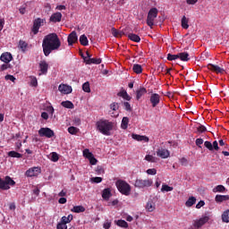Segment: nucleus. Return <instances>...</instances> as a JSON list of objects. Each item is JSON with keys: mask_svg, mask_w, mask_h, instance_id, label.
Returning <instances> with one entry per match:
<instances>
[{"mask_svg": "<svg viewBox=\"0 0 229 229\" xmlns=\"http://www.w3.org/2000/svg\"><path fill=\"white\" fill-rule=\"evenodd\" d=\"M166 58L169 62H173V60H178L179 56H178V54L177 55L168 54Z\"/></svg>", "mask_w": 229, "mask_h": 229, "instance_id": "46", "label": "nucleus"}, {"mask_svg": "<svg viewBox=\"0 0 229 229\" xmlns=\"http://www.w3.org/2000/svg\"><path fill=\"white\" fill-rule=\"evenodd\" d=\"M178 56L182 62H189V60H191V57H189V53L187 52L179 53Z\"/></svg>", "mask_w": 229, "mask_h": 229, "instance_id": "24", "label": "nucleus"}, {"mask_svg": "<svg viewBox=\"0 0 229 229\" xmlns=\"http://www.w3.org/2000/svg\"><path fill=\"white\" fill-rule=\"evenodd\" d=\"M113 35L114 37H116V38L123 37L124 35V32L113 29Z\"/></svg>", "mask_w": 229, "mask_h": 229, "instance_id": "48", "label": "nucleus"}, {"mask_svg": "<svg viewBox=\"0 0 229 229\" xmlns=\"http://www.w3.org/2000/svg\"><path fill=\"white\" fill-rule=\"evenodd\" d=\"M123 106L127 112H131V105L129 102H123Z\"/></svg>", "mask_w": 229, "mask_h": 229, "instance_id": "53", "label": "nucleus"}, {"mask_svg": "<svg viewBox=\"0 0 229 229\" xmlns=\"http://www.w3.org/2000/svg\"><path fill=\"white\" fill-rule=\"evenodd\" d=\"M62 106H64V108H70L71 110H72V108H74V104H72V102L66 100V101H63L61 103Z\"/></svg>", "mask_w": 229, "mask_h": 229, "instance_id": "30", "label": "nucleus"}, {"mask_svg": "<svg viewBox=\"0 0 229 229\" xmlns=\"http://www.w3.org/2000/svg\"><path fill=\"white\" fill-rule=\"evenodd\" d=\"M45 22H46V19H42V18H37L33 21V26L31 28V31L33 35H37L38 33L40 27L44 26Z\"/></svg>", "mask_w": 229, "mask_h": 229, "instance_id": "7", "label": "nucleus"}, {"mask_svg": "<svg viewBox=\"0 0 229 229\" xmlns=\"http://www.w3.org/2000/svg\"><path fill=\"white\" fill-rule=\"evenodd\" d=\"M118 96H120V98H123L126 101L131 100V97H130V95H128V92H126V90L121 91L120 93H118Z\"/></svg>", "mask_w": 229, "mask_h": 229, "instance_id": "31", "label": "nucleus"}, {"mask_svg": "<svg viewBox=\"0 0 229 229\" xmlns=\"http://www.w3.org/2000/svg\"><path fill=\"white\" fill-rule=\"evenodd\" d=\"M19 47L24 53V52H26V49H28V44L24 40H20Z\"/></svg>", "mask_w": 229, "mask_h": 229, "instance_id": "35", "label": "nucleus"}, {"mask_svg": "<svg viewBox=\"0 0 229 229\" xmlns=\"http://www.w3.org/2000/svg\"><path fill=\"white\" fill-rule=\"evenodd\" d=\"M93 156L94 154H92L90 150H89V148L83 150V157H85V158H88V160L89 158H91Z\"/></svg>", "mask_w": 229, "mask_h": 229, "instance_id": "44", "label": "nucleus"}, {"mask_svg": "<svg viewBox=\"0 0 229 229\" xmlns=\"http://www.w3.org/2000/svg\"><path fill=\"white\" fill-rule=\"evenodd\" d=\"M78 131H80V129H78L77 127L71 126L68 128V132L71 135H76V133H78Z\"/></svg>", "mask_w": 229, "mask_h": 229, "instance_id": "43", "label": "nucleus"}, {"mask_svg": "<svg viewBox=\"0 0 229 229\" xmlns=\"http://www.w3.org/2000/svg\"><path fill=\"white\" fill-rule=\"evenodd\" d=\"M10 185H15V181H13L12 177L5 176L4 179L0 178V189H2L3 191H8V189H10Z\"/></svg>", "mask_w": 229, "mask_h": 229, "instance_id": "6", "label": "nucleus"}, {"mask_svg": "<svg viewBox=\"0 0 229 229\" xmlns=\"http://www.w3.org/2000/svg\"><path fill=\"white\" fill-rule=\"evenodd\" d=\"M145 160H147V162H151V163L155 164L157 162L158 158H157L151 155H147L145 157Z\"/></svg>", "mask_w": 229, "mask_h": 229, "instance_id": "39", "label": "nucleus"}, {"mask_svg": "<svg viewBox=\"0 0 229 229\" xmlns=\"http://www.w3.org/2000/svg\"><path fill=\"white\" fill-rule=\"evenodd\" d=\"M148 212H153L155 210V202L153 200H148L146 206Z\"/></svg>", "mask_w": 229, "mask_h": 229, "instance_id": "34", "label": "nucleus"}, {"mask_svg": "<svg viewBox=\"0 0 229 229\" xmlns=\"http://www.w3.org/2000/svg\"><path fill=\"white\" fill-rule=\"evenodd\" d=\"M91 182H93L94 183H101V182H103V178H101V177H93L91 179Z\"/></svg>", "mask_w": 229, "mask_h": 229, "instance_id": "55", "label": "nucleus"}, {"mask_svg": "<svg viewBox=\"0 0 229 229\" xmlns=\"http://www.w3.org/2000/svg\"><path fill=\"white\" fill-rule=\"evenodd\" d=\"M79 40L81 46H89V38H87L85 34L81 35Z\"/></svg>", "mask_w": 229, "mask_h": 229, "instance_id": "33", "label": "nucleus"}, {"mask_svg": "<svg viewBox=\"0 0 229 229\" xmlns=\"http://www.w3.org/2000/svg\"><path fill=\"white\" fill-rule=\"evenodd\" d=\"M222 221L224 223H229V209L225 210L223 214H222Z\"/></svg>", "mask_w": 229, "mask_h": 229, "instance_id": "36", "label": "nucleus"}, {"mask_svg": "<svg viewBox=\"0 0 229 229\" xmlns=\"http://www.w3.org/2000/svg\"><path fill=\"white\" fill-rule=\"evenodd\" d=\"M208 71H212L213 72H216V74H223L225 72V69L219 67L218 65L208 64Z\"/></svg>", "mask_w": 229, "mask_h": 229, "instance_id": "13", "label": "nucleus"}, {"mask_svg": "<svg viewBox=\"0 0 229 229\" xmlns=\"http://www.w3.org/2000/svg\"><path fill=\"white\" fill-rule=\"evenodd\" d=\"M67 42L69 46H72V44H76L78 42V34L76 31H72V33L69 34L67 38Z\"/></svg>", "mask_w": 229, "mask_h": 229, "instance_id": "14", "label": "nucleus"}, {"mask_svg": "<svg viewBox=\"0 0 229 229\" xmlns=\"http://www.w3.org/2000/svg\"><path fill=\"white\" fill-rule=\"evenodd\" d=\"M180 163H181L182 165L186 166L189 164V160H187V158H185V157H182V158L180 159Z\"/></svg>", "mask_w": 229, "mask_h": 229, "instance_id": "60", "label": "nucleus"}, {"mask_svg": "<svg viewBox=\"0 0 229 229\" xmlns=\"http://www.w3.org/2000/svg\"><path fill=\"white\" fill-rule=\"evenodd\" d=\"M181 24H182V28H183V30H189V19H187V17L182 16Z\"/></svg>", "mask_w": 229, "mask_h": 229, "instance_id": "28", "label": "nucleus"}, {"mask_svg": "<svg viewBox=\"0 0 229 229\" xmlns=\"http://www.w3.org/2000/svg\"><path fill=\"white\" fill-rule=\"evenodd\" d=\"M130 123V118L124 116L123 119H122V123H121V128L123 130H127L128 129V123Z\"/></svg>", "mask_w": 229, "mask_h": 229, "instance_id": "27", "label": "nucleus"}, {"mask_svg": "<svg viewBox=\"0 0 229 229\" xmlns=\"http://www.w3.org/2000/svg\"><path fill=\"white\" fill-rule=\"evenodd\" d=\"M8 157H11V158H22V154L15 150H12L8 152Z\"/></svg>", "mask_w": 229, "mask_h": 229, "instance_id": "26", "label": "nucleus"}, {"mask_svg": "<svg viewBox=\"0 0 229 229\" xmlns=\"http://www.w3.org/2000/svg\"><path fill=\"white\" fill-rule=\"evenodd\" d=\"M218 144H219V146L224 147V149H228V144H226V143L225 142V140H219Z\"/></svg>", "mask_w": 229, "mask_h": 229, "instance_id": "56", "label": "nucleus"}, {"mask_svg": "<svg viewBox=\"0 0 229 229\" xmlns=\"http://www.w3.org/2000/svg\"><path fill=\"white\" fill-rule=\"evenodd\" d=\"M56 228L57 229H67V224L64 222H61V223L57 224Z\"/></svg>", "mask_w": 229, "mask_h": 229, "instance_id": "52", "label": "nucleus"}, {"mask_svg": "<svg viewBox=\"0 0 229 229\" xmlns=\"http://www.w3.org/2000/svg\"><path fill=\"white\" fill-rule=\"evenodd\" d=\"M39 137H47V139H51L55 137V131L51 130L49 127H42L38 130Z\"/></svg>", "mask_w": 229, "mask_h": 229, "instance_id": "8", "label": "nucleus"}, {"mask_svg": "<svg viewBox=\"0 0 229 229\" xmlns=\"http://www.w3.org/2000/svg\"><path fill=\"white\" fill-rule=\"evenodd\" d=\"M116 189L123 196H130L131 194V186L124 180H117L115 182Z\"/></svg>", "mask_w": 229, "mask_h": 229, "instance_id": "3", "label": "nucleus"}, {"mask_svg": "<svg viewBox=\"0 0 229 229\" xmlns=\"http://www.w3.org/2000/svg\"><path fill=\"white\" fill-rule=\"evenodd\" d=\"M72 218H73L72 215L70 214V215H68V216H63L61 218V221H62V223H66V225H67L68 223H71L72 221Z\"/></svg>", "mask_w": 229, "mask_h": 229, "instance_id": "38", "label": "nucleus"}, {"mask_svg": "<svg viewBox=\"0 0 229 229\" xmlns=\"http://www.w3.org/2000/svg\"><path fill=\"white\" fill-rule=\"evenodd\" d=\"M132 71L133 72H135L136 74H142V65L140 64H133L132 66Z\"/></svg>", "mask_w": 229, "mask_h": 229, "instance_id": "29", "label": "nucleus"}, {"mask_svg": "<svg viewBox=\"0 0 229 229\" xmlns=\"http://www.w3.org/2000/svg\"><path fill=\"white\" fill-rule=\"evenodd\" d=\"M62 21V13H53L50 17V22H60Z\"/></svg>", "mask_w": 229, "mask_h": 229, "instance_id": "21", "label": "nucleus"}, {"mask_svg": "<svg viewBox=\"0 0 229 229\" xmlns=\"http://www.w3.org/2000/svg\"><path fill=\"white\" fill-rule=\"evenodd\" d=\"M157 155L160 158H169L171 153L165 148H158L157 150Z\"/></svg>", "mask_w": 229, "mask_h": 229, "instance_id": "16", "label": "nucleus"}, {"mask_svg": "<svg viewBox=\"0 0 229 229\" xmlns=\"http://www.w3.org/2000/svg\"><path fill=\"white\" fill-rule=\"evenodd\" d=\"M196 204V199L194 197H190L188 200L185 202L186 207H192V205Z\"/></svg>", "mask_w": 229, "mask_h": 229, "instance_id": "37", "label": "nucleus"}, {"mask_svg": "<svg viewBox=\"0 0 229 229\" xmlns=\"http://www.w3.org/2000/svg\"><path fill=\"white\" fill-rule=\"evenodd\" d=\"M44 7L46 8L47 12H51V4L47 3L45 4Z\"/></svg>", "mask_w": 229, "mask_h": 229, "instance_id": "64", "label": "nucleus"}, {"mask_svg": "<svg viewBox=\"0 0 229 229\" xmlns=\"http://www.w3.org/2000/svg\"><path fill=\"white\" fill-rule=\"evenodd\" d=\"M88 160H89V164L91 165H96V164H98V159H96V157H94V156L89 157Z\"/></svg>", "mask_w": 229, "mask_h": 229, "instance_id": "54", "label": "nucleus"}, {"mask_svg": "<svg viewBox=\"0 0 229 229\" xmlns=\"http://www.w3.org/2000/svg\"><path fill=\"white\" fill-rule=\"evenodd\" d=\"M128 38L131 40L132 42H140V37L137 34L130 33L128 34Z\"/></svg>", "mask_w": 229, "mask_h": 229, "instance_id": "25", "label": "nucleus"}, {"mask_svg": "<svg viewBox=\"0 0 229 229\" xmlns=\"http://www.w3.org/2000/svg\"><path fill=\"white\" fill-rule=\"evenodd\" d=\"M158 15V9L157 8H151L148 11V16H147V24L149 26V28H153L155 26V18Z\"/></svg>", "mask_w": 229, "mask_h": 229, "instance_id": "5", "label": "nucleus"}, {"mask_svg": "<svg viewBox=\"0 0 229 229\" xmlns=\"http://www.w3.org/2000/svg\"><path fill=\"white\" fill-rule=\"evenodd\" d=\"M0 60L4 64H10L13 60V56L10 53L5 52L1 55Z\"/></svg>", "mask_w": 229, "mask_h": 229, "instance_id": "15", "label": "nucleus"}, {"mask_svg": "<svg viewBox=\"0 0 229 229\" xmlns=\"http://www.w3.org/2000/svg\"><path fill=\"white\" fill-rule=\"evenodd\" d=\"M226 191V188L223 185H217L213 189V192H225Z\"/></svg>", "mask_w": 229, "mask_h": 229, "instance_id": "42", "label": "nucleus"}, {"mask_svg": "<svg viewBox=\"0 0 229 229\" xmlns=\"http://www.w3.org/2000/svg\"><path fill=\"white\" fill-rule=\"evenodd\" d=\"M102 198L105 201H108L112 198V191L110 188H106L102 191Z\"/></svg>", "mask_w": 229, "mask_h": 229, "instance_id": "18", "label": "nucleus"}, {"mask_svg": "<svg viewBox=\"0 0 229 229\" xmlns=\"http://www.w3.org/2000/svg\"><path fill=\"white\" fill-rule=\"evenodd\" d=\"M149 101L153 108L158 106V105L160 104V95H158V93H152L150 95Z\"/></svg>", "mask_w": 229, "mask_h": 229, "instance_id": "10", "label": "nucleus"}, {"mask_svg": "<svg viewBox=\"0 0 229 229\" xmlns=\"http://www.w3.org/2000/svg\"><path fill=\"white\" fill-rule=\"evenodd\" d=\"M110 109L113 110V112H117L119 110V104L114 102L110 105Z\"/></svg>", "mask_w": 229, "mask_h": 229, "instance_id": "49", "label": "nucleus"}, {"mask_svg": "<svg viewBox=\"0 0 229 229\" xmlns=\"http://www.w3.org/2000/svg\"><path fill=\"white\" fill-rule=\"evenodd\" d=\"M201 207H205V201L200 200L197 205L196 208H200Z\"/></svg>", "mask_w": 229, "mask_h": 229, "instance_id": "63", "label": "nucleus"}, {"mask_svg": "<svg viewBox=\"0 0 229 229\" xmlns=\"http://www.w3.org/2000/svg\"><path fill=\"white\" fill-rule=\"evenodd\" d=\"M147 174H151V175H155L157 174V169L155 168H149L147 170Z\"/></svg>", "mask_w": 229, "mask_h": 229, "instance_id": "57", "label": "nucleus"}, {"mask_svg": "<svg viewBox=\"0 0 229 229\" xmlns=\"http://www.w3.org/2000/svg\"><path fill=\"white\" fill-rule=\"evenodd\" d=\"M5 80L7 81L9 80L10 81H15V78L13 77V75H10V74L5 76Z\"/></svg>", "mask_w": 229, "mask_h": 229, "instance_id": "62", "label": "nucleus"}, {"mask_svg": "<svg viewBox=\"0 0 229 229\" xmlns=\"http://www.w3.org/2000/svg\"><path fill=\"white\" fill-rule=\"evenodd\" d=\"M10 65L8 64H4L1 65L0 71H6V69H8Z\"/></svg>", "mask_w": 229, "mask_h": 229, "instance_id": "61", "label": "nucleus"}, {"mask_svg": "<svg viewBox=\"0 0 229 229\" xmlns=\"http://www.w3.org/2000/svg\"><path fill=\"white\" fill-rule=\"evenodd\" d=\"M59 159L60 157H58V154L56 152H52L50 160L52 162H58Z\"/></svg>", "mask_w": 229, "mask_h": 229, "instance_id": "47", "label": "nucleus"}, {"mask_svg": "<svg viewBox=\"0 0 229 229\" xmlns=\"http://www.w3.org/2000/svg\"><path fill=\"white\" fill-rule=\"evenodd\" d=\"M58 90L61 94H71V92H72V87L67 84H60Z\"/></svg>", "mask_w": 229, "mask_h": 229, "instance_id": "12", "label": "nucleus"}, {"mask_svg": "<svg viewBox=\"0 0 229 229\" xmlns=\"http://www.w3.org/2000/svg\"><path fill=\"white\" fill-rule=\"evenodd\" d=\"M82 90L88 93L90 92V83L89 81L82 84Z\"/></svg>", "mask_w": 229, "mask_h": 229, "instance_id": "45", "label": "nucleus"}, {"mask_svg": "<svg viewBox=\"0 0 229 229\" xmlns=\"http://www.w3.org/2000/svg\"><path fill=\"white\" fill-rule=\"evenodd\" d=\"M195 144L198 146V148H201V144H203V139L198 138L195 141Z\"/></svg>", "mask_w": 229, "mask_h": 229, "instance_id": "58", "label": "nucleus"}, {"mask_svg": "<svg viewBox=\"0 0 229 229\" xmlns=\"http://www.w3.org/2000/svg\"><path fill=\"white\" fill-rule=\"evenodd\" d=\"M42 173L40 167H32L26 171L25 174L29 177L38 176Z\"/></svg>", "mask_w": 229, "mask_h": 229, "instance_id": "11", "label": "nucleus"}, {"mask_svg": "<svg viewBox=\"0 0 229 229\" xmlns=\"http://www.w3.org/2000/svg\"><path fill=\"white\" fill-rule=\"evenodd\" d=\"M116 225L120 226V228H128V223L125 220H118Z\"/></svg>", "mask_w": 229, "mask_h": 229, "instance_id": "40", "label": "nucleus"}, {"mask_svg": "<svg viewBox=\"0 0 229 229\" xmlns=\"http://www.w3.org/2000/svg\"><path fill=\"white\" fill-rule=\"evenodd\" d=\"M132 139L134 140H138L139 142H149V138H148V136H142V135H139V134H132L131 135Z\"/></svg>", "mask_w": 229, "mask_h": 229, "instance_id": "19", "label": "nucleus"}, {"mask_svg": "<svg viewBox=\"0 0 229 229\" xmlns=\"http://www.w3.org/2000/svg\"><path fill=\"white\" fill-rule=\"evenodd\" d=\"M229 200V195H216L215 197V201L216 203H223V201H228Z\"/></svg>", "mask_w": 229, "mask_h": 229, "instance_id": "22", "label": "nucleus"}, {"mask_svg": "<svg viewBox=\"0 0 229 229\" xmlns=\"http://www.w3.org/2000/svg\"><path fill=\"white\" fill-rule=\"evenodd\" d=\"M204 146L209 151H214V149L215 151H219V143L217 142V140L213 141V144L210 141H205Z\"/></svg>", "mask_w": 229, "mask_h": 229, "instance_id": "9", "label": "nucleus"}, {"mask_svg": "<svg viewBox=\"0 0 229 229\" xmlns=\"http://www.w3.org/2000/svg\"><path fill=\"white\" fill-rule=\"evenodd\" d=\"M61 46L62 42L60 41V38H58L57 33H50L45 36L42 42V48L45 56H48L53 53V51H58Z\"/></svg>", "mask_w": 229, "mask_h": 229, "instance_id": "1", "label": "nucleus"}, {"mask_svg": "<svg viewBox=\"0 0 229 229\" xmlns=\"http://www.w3.org/2000/svg\"><path fill=\"white\" fill-rule=\"evenodd\" d=\"M97 130L102 133V135L110 136L112 130H114V123L108 120L100 119L96 123Z\"/></svg>", "mask_w": 229, "mask_h": 229, "instance_id": "2", "label": "nucleus"}, {"mask_svg": "<svg viewBox=\"0 0 229 229\" xmlns=\"http://www.w3.org/2000/svg\"><path fill=\"white\" fill-rule=\"evenodd\" d=\"M81 56H82V58L85 59L86 64L88 65H91V64H94L96 65H99V64H101V58H88L83 56V55L81 54Z\"/></svg>", "mask_w": 229, "mask_h": 229, "instance_id": "17", "label": "nucleus"}, {"mask_svg": "<svg viewBox=\"0 0 229 229\" xmlns=\"http://www.w3.org/2000/svg\"><path fill=\"white\" fill-rule=\"evenodd\" d=\"M72 212H75V214H80L81 212H85V208L83 206H74L72 208Z\"/></svg>", "mask_w": 229, "mask_h": 229, "instance_id": "32", "label": "nucleus"}, {"mask_svg": "<svg viewBox=\"0 0 229 229\" xmlns=\"http://www.w3.org/2000/svg\"><path fill=\"white\" fill-rule=\"evenodd\" d=\"M30 85L32 87H37L38 85V81H37V78H32L31 81H30Z\"/></svg>", "mask_w": 229, "mask_h": 229, "instance_id": "59", "label": "nucleus"}, {"mask_svg": "<svg viewBox=\"0 0 229 229\" xmlns=\"http://www.w3.org/2000/svg\"><path fill=\"white\" fill-rule=\"evenodd\" d=\"M174 188L167 185V184H163L162 188H161V192H171V191H173Z\"/></svg>", "mask_w": 229, "mask_h": 229, "instance_id": "41", "label": "nucleus"}, {"mask_svg": "<svg viewBox=\"0 0 229 229\" xmlns=\"http://www.w3.org/2000/svg\"><path fill=\"white\" fill-rule=\"evenodd\" d=\"M147 93H148V89H146V88H140V89L136 91L137 101H139V99H140V98H142L144 94H147Z\"/></svg>", "mask_w": 229, "mask_h": 229, "instance_id": "23", "label": "nucleus"}, {"mask_svg": "<svg viewBox=\"0 0 229 229\" xmlns=\"http://www.w3.org/2000/svg\"><path fill=\"white\" fill-rule=\"evenodd\" d=\"M205 131H207V127H205V125H199L198 128H197V132L198 133H205Z\"/></svg>", "mask_w": 229, "mask_h": 229, "instance_id": "50", "label": "nucleus"}, {"mask_svg": "<svg viewBox=\"0 0 229 229\" xmlns=\"http://www.w3.org/2000/svg\"><path fill=\"white\" fill-rule=\"evenodd\" d=\"M96 173L98 174H105V169L101 165H98L96 168Z\"/></svg>", "mask_w": 229, "mask_h": 229, "instance_id": "51", "label": "nucleus"}, {"mask_svg": "<svg viewBox=\"0 0 229 229\" xmlns=\"http://www.w3.org/2000/svg\"><path fill=\"white\" fill-rule=\"evenodd\" d=\"M39 69L41 74H47V70L49 69V64L46 61H41L39 64Z\"/></svg>", "mask_w": 229, "mask_h": 229, "instance_id": "20", "label": "nucleus"}, {"mask_svg": "<svg viewBox=\"0 0 229 229\" xmlns=\"http://www.w3.org/2000/svg\"><path fill=\"white\" fill-rule=\"evenodd\" d=\"M153 185V180L151 179H136L134 187L136 189H148Z\"/></svg>", "mask_w": 229, "mask_h": 229, "instance_id": "4", "label": "nucleus"}]
</instances>
